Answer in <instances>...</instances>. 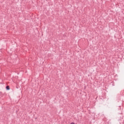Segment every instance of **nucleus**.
Segmentation results:
<instances>
[{"label": "nucleus", "instance_id": "obj_1", "mask_svg": "<svg viewBox=\"0 0 124 124\" xmlns=\"http://www.w3.org/2000/svg\"><path fill=\"white\" fill-rule=\"evenodd\" d=\"M6 89L7 91H9V90H10V87H9V86H7L6 87Z\"/></svg>", "mask_w": 124, "mask_h": 124}, {"label": "nucleus", "instance_id": "obj_2", "mask_svg": "<svg viewBox=\"0 0 124 124\" xmlns=\"http://www.w3.org/2000/svg\"><path fill=\"white\" fill-rule=\"evenodd\" d=\"M71 124H75V123H71Z\"/></svg>", "mask_w": 124, "mask_h": 124}]
</instances>
